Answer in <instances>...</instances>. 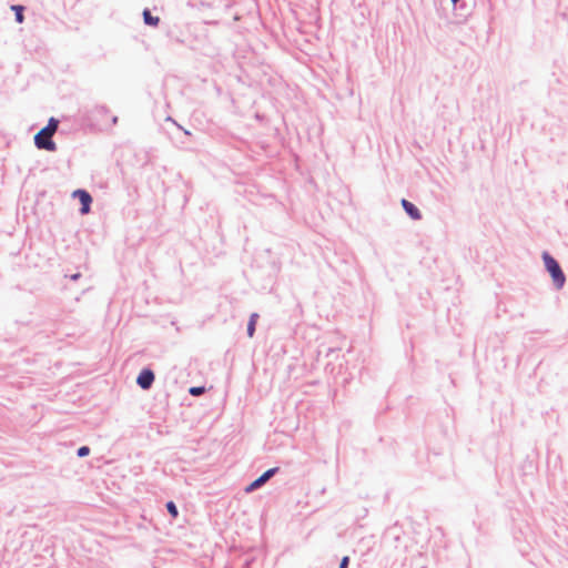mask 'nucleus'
<instances>
[{"label":"nucleus","mask_w":568,"mask_h":568,"mask_svg":"<svg viewBox=\"0 0 568 568\" xmlns=\"http://www.w3.org/2000/svg\"><path fill=\"white\" fill-rule=\"evenodd\" d=\"M110 110L105 105H94L84 114V122L91 129L103 130L108 128V116Z\"/></svg>","instance_id":"1"},{"label":"nucleus","mask_w":568,"mask_h":568,"mask_svg":"<svg viewBox=\"0 0 568 568\" xmlns=\"http://www.w3.org/2000/svg\"><path fill=\"white\" fill-rule=\"evenodd\" d=\"M542 261L546 271L549 273L556 290H561L566 283V275L559 262L548 252L542 253Z\"/></svg>","instance_id":"2"},{"label":"nucleus","mask_w":568,"mask_h":568,"mask_svg":"<svg viewBox=\"0 0 568 568\" xmlns=\"http://www.w3.org/2000/svg\"><path fill=\"white\" fill-rule=\"evenodd\" d=\"M280 473V467H272L265 470L262 475H260L256 479L250 483L245 487V493H253L261 487H263L271 478H273L276 474Z\"/></svg>","instance_id":"3"},{"label":"nucleus","mask_w":568,"mask_h":568,"mask_svg":"<svg viewBox=\"0 0 568 568\" xmlns=\"http://www.w3.org/2000/svg\"><path fill=\"white\" fill-rule=\"evenodd\" d=\"M72 196L74 199H78L80 202V213L82 215L88 214L91 211V204H92V196L91 194L84 190V189H77L73 191Z\"/></svg>","instance_id":"4"},{"label":"nucleus","mask_w":568,"mask_h":568,"mask_svg":"<svg viewBox=\"0 0 568 568\" xmlns=\"http://www.w3.org/2000/svg\"><path fill=\"white\" fill-rule=\"evenodd\" d=\"M155 381V374L150 367H144L140 371L136 377V385L143 389L149 390Z\"/></svg>","instance_id":"5"},{"label":"nucleus","mask_w":568,"mask_h":568,"mask_svg":"<svg viewBox=\"0 0 568 568\" xmlns=\"http://www.w3.org/2000/svg\"><path fill=\"white\" fill-rule=\"evenodd\" d=\"M34 145L39 150H45V151H49V152L57 151V144L53 141V139L51 136H49L48 134H45L44 132H42V131H39L34 135Z\"/></svg>","instance_id":"6"},{"label":"nucleus","mask_w":568,"mask_h":568,"mask_svg":"<svg viewBox=\"0 0 568 568\" xmlns=\"http://www.w3.org/2000/svg\"><path fill=\"white\" fill-rule=\"evenodd\" d=\"M400 205H402L403 210L405 211V213L412 220H414V221L422 220V212L414 203H412L410 201H408L406 199H402Z\"/></svg>","instance_id":"7"},{"label":"nucleus","mask_w":568,"mask_h":568,"mask_svg":"<svg viewBox=\"0 0 568 568\" xmlns=\"http://www.w3.org/2000/svg\"><path fill=\"white\" fill-rule=\"evenodd\" d=\"M142 16H143L144 24L150 26V27H158L159 26L160 18L155 17V16H152L151 11L148 8H145L143 10Z\"/></svg>","instance_id":"8"},{"label":"nucleus","mask_w":568,"mask_h":568,"mask_svg":"<svg viewBox=\"0 0 568 568\" xmlns=\"http://www.w3.org/2000/svg\"><path fill=\"white\" fill-rule=\"evenodd\" d=\"M59 128V120H57L55 118H50L49 121H48V124L42 128L40 131L44 132L45 134H48L49 136H53V134L57 132Z\"/></svg>","instance_id":"9"},{"label":"nucleus","mask_w":568,"mask_h":568,"mask_svg":"<svg viewBox=\"0 0 568 568\" xmlns=\"http://www.w3.org/2000/svg\"><path fill=\"white\" fill-rule=\"evenodd\" d=\"M258 317L260 316H258L257 313H252L250 315V318H248V322H247V327H246V333H247L248 337H253L254 336L255 331H256V323H257Z\"/></svg>","instance_id":"10"},{"label":"nucleus","mask_w":568,"mask_h":568,"mask_svg":"<svg viewBox=\"0 0 568 568\" xmlns=\"http://www.w3.org/2000/svg\"><path fill=\"white\" fill-rule=\"evenodd\" d=\"M11 10L14 12L16 22L22 23L24 21L26 7L22 4H12Z\"/></svg>","instance_id":"11"},{"label":"nucleus","mask_w":568,"mask_h":568,"mask_svg":"<svg viewBox=\"0 0 568 568\" xmlns=\"http://www.w3.org/2000/svg\"><path fill=\"white\" fill-rule=\"evenodd\" d=\"M165 508L169 513V515L173 518V519H176L179 517V509H178V506L173 501V500H169L166 501L165 504Z\"/></svg>","instance_id":"12"},{"label":"nucleus","mask_w":568,"mask_h":568,"mask_svg":"<svg viewBox=\"0 0 568 568\" xmlns=\"http://www.w3.org/2000/svg\"><path fill=\"white\" fill-rule=\"evenodd\" d=\"M206 392L205 386H192L189 388V394L194 397H199Z\"/></svg>","instance_id":"13"},{"label":"nucleus","mask_w":568,"mask_h":568,"mask_svg":"<svg viewBox=\"0 0 568 568\" xmlns=\"http://www.w3.org/2000/svg\"><path fill=\"white\" fill-rule=\"evenodd\" d=\"M90 454V447L89 446H80L77 450L78 457L82 458Z\"/></svg>","instance_id":"14"},{"label":"nucleus","mask_w":568,"mask_h":568,"mask_svg":"<svg viewBox=\"0 0 568 568\" xmlns=\"http://www.w3.org/2000/svg\"><path fill=\"white\" fill-rule=\"evenodd\" d=\"M349 561H351L349 557L344 556L339 561L338 568H348Z\"/></svg>","instance_id":"15"},{"label":"nucleus","mask_w":568,"mask_h":568,"mask_svg":"<svg viewBox=\"0 0 568 568\" xmlns=\"http://www.w3.org/2000/svg\"><path fill=\"white\" fill-rule=\"evenodd\" d=\"M166 121H171V122H172L173 124H175L180 130H183V132H184V134H185V135H190V134H191V132H190V131H187V130L183 129V128H182L180 124H178V123H176V122H175L171 116H168V118H166Z\"/></svg>","instance_id":"16"},{"label":"nucleus","mask_w":568,"mask_h":568,"mask_svg":"<svg viewBox=\"0 0 568 568\" xmlns=\"http://www.w3.org/2000/svg\"><path fill=\"white\" fill-rule=\"evenodd\" d=\"M118 121H119L118 116H116V115H112V116L110 118V123L108 122V128H109V126L116 125V124H118Z\"/></svg>","instance_id":"17"},{"label":"nucleus","mask_w":568,"mask_h":568,"mask_svg":"<svg viewBox=\"0 0 568 568\" xmlns=\"http://www.w3.org/2000/svg\"><path fill=\"white\" fill-rule=\"evenodd\" d=\"M450 1H452L453 6H454V9H457L458 6L460 8H463V4H462L463 0H450Z\"/></svg>","instance_id":"18"},{"label":"nucleus","mask_w":568,"mask_h":568,"mask_svg":"<svg viewBox=\"0 0 568 568\" xmlns=\"http://www.w3.org/2000/svg\"><path fill=\"white\" fill-rule=\"evenodd\" d=\"M80 277H81V273H74V274L70 275L71 281H78Z\"/></svg>","instance_id":"19"}]
</instances>
